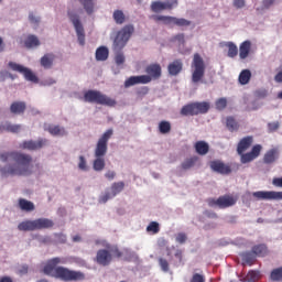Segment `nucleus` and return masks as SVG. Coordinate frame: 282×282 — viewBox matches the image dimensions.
I'll list each match as a JSON object with an SVG mask.
<instances>
[{
  "label": "nucleus",
  "mask_w": 282,
  "mask_h": 282,
  "mask_svg": "<svg viewBox=\"0 0 282 282\" xmlns=\"http://www.w3.org/2000/svg\"><path fill=\"white\" fill-rule=\"evenodd\" d=\"M254 141V139L252 137H245L242 138L237 147V153L238 155H242V153H246V151H248L249 147H252V142Z\"/></svg>",
  "instance_id": "nucleus-19"
},
{
  "label": "nucleus",
  "mask_w": 282,
  "mask_h": 282,
  "mask_svg": "<svg viewBox=\"0 0 282 282\" xmlns=\"http://www.w3.org/2000/svg\"><path fill=\"white\" fill-rule=\"evenodd\" d=\"M54 61H56V55L54 53H46L41 57L40 65H42L44 69H52Z\"/></svg>",
  "instance_id": "nucleus-18"
},
{
  "label": "nucleus",
  "mask_w": 282,
  "mask_h": 282,
  "mask_svg": "<svg viewBox=\"0 0 282 282\" xmlns=\"http://www.w3.org/2000/svg\"><path fill=\"white\" fill-rule=\"evenodd\" d=\"M262 149L263 148L261 147V144H256V145H253V148L251 149L250 152H248V153L242 152V154H240L241 164H248V163L252 162L253 160H257V158L259 155H261Z\"/></svg>",
  "instance_id": "nucleus-13"
},
{
  "label": "nucleus",
  "mask_w": 282,
  "mask_h": 282,
  "mask_svg": "<svg viewBox=\"0 0 282 282\" xmlns=\"http://www.w3.org/2000/svg\"><path fill=\"white\" fill-rule=\"evenodd\" d=\"M192 83L197 85L204 80V76L206 75V63H204V58L199 53H195L192 64Z\"/></svg>",
  "instance_id": "nucleus-5"
},
{
  "label": "nucleus",
  "mask_w": 282,
  "mask_h": 282,
  "mask_svg": "<svg viewBox=\"0 0 282 282\" xmlns=\"http://www.w3.org/2000/svg\"><path fill=\"white\" fill-rule=\"evenodd\" d=\"M78 169L80 171H87V160L83 155L79 156Z\"/></svg>",
  "instance_id": "nucleus-54"
},
{
  "label": "nucleus",
  "mask_w": 282,
  "mask_h": 282,
  "mask_svg": "<svg viewBox=\"0 0 282 282\" xmlns=\"http://www.w3.org/2000/svg\"><path fill=\"white\" fill-rule=\"evenodd\" d=\"M271 281L281 282L282 281V267L273 269L270 274Z\"/></svg>",
  "instance_id": "nucleus-40"
},
{
  "label": "nucleus",
  "mask_w": 282,
  "mask_h": 282,
  "mask_svg": "<svg viewBox=\"0 0 282 282\" xmlns=\"http://www.w3.org/2000/svg\"><path fill=\"white\" fill-rule=\"evenodd\" d=\"M138 85H149L151 83V76L149 75H139L137 76Z\"/></svg>",
  "instance_id": "nucleus-46"
},
{
  "label": "nucleus",
  "mask_w": 282,
  "mask_h": 282,
  "mask_svg": "<svg viewBox=\"0 0 282 282\" xmlns=\"http://www.w3.org/2000/svg\"><path fill=\"white\" fill-rule=\"evenodd\" d=\"M173 41H178V43H184V33H180L173 37Z\"/></svg>",
  "instance_id": "nucleus-63"
},
{
  "label": "nucleus",
  "mask_w": 282,
  "mask_h": 282,
  "mask_svg": "<svg viewBox=\"0 0 282 282\" xmlns=\"http://www.w3.org/2000/svg\"><path fill=\"white\" fill-rule=\"evenodd\" d=\"M280 0H262V10H270L272 6H276Z\"/></svg>",
  "instance_id": "nucleus-49"
},
{
  "label": "nucleus",
  "mask_w": 282,
  "mask_h": 282,
  "mask_svg": "<svg viewBox=\"0 0 282 282\" xmlns=\"http://www.w3.org/2000/svg\"><path fill=\"white\" fill-rule=\"evenodd\" d=\"M177 6V0H167L163 2V10H173Z\"/></svg>",
  "instance_id": "nucleus-50"
},
{
  "label": "nucleus",
  "mask_w": 282,
  "mask_h": 282,
  "mask_svg": "<svg viewBox=\"0 0 282 282\" xmlns=\"http://www.w3.org/2000/svg\"><path fill=\"white\" fill-rule=\"evenodd\" d=\"M226 107H228V100L226 98L223 97L216 101V109L218 111H224V109H226Z\"/></svg>",
  "instance_id": "nucleus-44"
},
{
  "label": "nucleus",
  "mask_w": 282,
  "mask_h": 282,
  "mask_svg": "<svg viewBox=\"0 0 282 282\" xmlns=\"http://www.w3.org/2000/svg\"><path fill=\"white\" fill-rule=\"evenodd\" d=\"M105 177L106 180H109V182H111L112 180H116V171H111V170L107 171L105 173Z\"/></svg>",
  "instance_id": "nucleus-58"
},
{
  "label": "nucleus",
  "mask_w": 282,
  "mask_h": 282,
  "mask_svg": "<svg viewBox=\"0 0 282 282\" xmlns=\"http://www.w3.org/2000/svg\"><path fill=\"white\" fill-rule=\"evenodd\" d=\"M184 64L182 59H175L174 62L170 63L167 66V72L170 76H177L182 72Z\"/></svg>",
  "instance_id": "nucleus-20"
},
{
  "label": "nucleus",
  "mask_w": 282,
  "mask_h": 282,
  "mask_svg": "<svg viewBox=\"0 0 282 282\" xmlns=\"http://www.w3.org/2000/svg\"><path fill=\"white\" fill-rule=\"evenodd\" d=\"M0 160L7 164L0 170L4 177L8 175L28 176L34 173V164H32V155L30 154L17 151L2 152Z\"/></svg>",
  "instance_id": "nucleus-1"
},
{
  "label": "nucleus",
  "mask_w": 282,
  "mask_h": 282,
  "mask_svg": "<svg viewBox=\"0 0 282 282\" xmlns=\"http://www.w3.org/2000/svg\"><path fill=\"white\" fill-rule=\"evenodd\" d=\"M29 21H30L31 23L37 24L40 20H39L37 17L34 15V13H30V14H29Z\"/></svg>",
  "instance_id": "nucleus-62"
},
{
  "label": "nucleus",
  "mask_w": 282,
  "mask_h": 282,
  "mask_svg": "<svg viewBox=\"0 0 282 282\" xmlns=\"http://www.w3.org/2000/svg\"><path fill=\"white\" fill-rule=\"evenodd\" d=\"M195 151L198 155H206L210 151V147L206 141H198L195 143Z\"/></svg>",
  "instance_id": "nucleus-29"
},
{
  "label": "nucleus",
  "mask_w": 282,
  "mask_h": 282,
  "mask_svg": "<svg viewBox=\"0 0 282 282\" xmlns=\"http://www.w3.org/2000/svg\"><path fill=\"white\" fill-rule=\"evenodd\" d=\"M147 232H150L151 235H158V232H160V223L151 221L147 227Z\"/></svg>",
  "instance_id": "nucleus-41"
},
{
  "label": "nucleus",
  "mask_w": 282,
  "mask_h": 282,
  "mask_svg": "<svg viewBox=\"0 0 282 282\" xmlns=\"http://www.w3.org/2000/svg\"><path fill=\"white\" fill-rule=\"evenodd\" d=\"M251 47L252 43L250 41H245L240 44L239 57L241 58V61H246V57L250 55Z\"/></svg>",
  "instance_id": "nucleus-25"
},
{
  "label": "nucleus",
  "mask_w": 282,
  "mask_h": 282,
  "mask_svg": "<svg viewBox=\"0 0 282 282\" xmlns=\"http://www.w3.org/2000/svg\"><path fill=\"white\" fill-rule=\"evenodd\" d=\"M44 147H47V139L23 141L20 143L19 149H23L24 151H40Z\"/></svg>",
  "instance_id": "nucleus-12"
},
{
  "label": "nucleus",
  "mask_w": 282,
  "mask_h": 282,
  "mask_svg": "<svg viewBox=\"0 0 282 282\" xmlns=\"http://www.w3.org/2000/svg\"><path fill=\"white\" fill-rule=\"evenodd\" d=\"M8 66L10 67V69H12V72L23 74L25 80H30L31 83H39V77H36L30 68L15 62H9Z\"/></svg>",
  "instance_id": "nucleus-11"
},
{
  "label": "nucleus",
  "mask_w": 282,
  "mask_h": 282,
  "mask_svg": "<svg viewBox=\"0 0 282 282\" xmlns=\"http://www.w3.org/2000/svg\"><path fill=\"white\" fill-rule=\"evenodd\" d=\"M242 261L243 263H247V265H253L254 262L257 261V256L254 254V252L251 251H247L245 253H242Z\"/></svg>",
  "instance_id": "nucleus-34"
},
{
  "label": "nucleus",
  "mask_w": 282,
  "mask_h": 282,
  "mask_svg": "<svg viewBox=\"0 0 282 282\" xmlns=\"http://www.w3.org/2000/svg\"><path fill=\"white\" fill-rule=\"evenodd\" d=\"M145 74L150 76L151 80H158L162 76V66L160 64H150L145 67Z\"/></svg>",
  "instance_id": "nucleus-16"
},
{
  "label": "nucleus",
  "mask_w": 282,
  "mask_h": 282,
  "mask_svg": "<svg viewBox=\"0 0 282 282\" xmlns=\"http://www.w3.org/2000/svg\"><path fill=\"white\" fill-rule=\"evenodd\" d=\"M133 85H138L137 76H131L124 82V87H133Z\"/></svg>",
  "instance_id": "nucleus-52"
},
{
  "label": "nucleus",
  "mask_w": 282,
  "mask_h": 282,
  "mask_svg": "<svg viewBox=\"0 0 282 282\" xmlns=\"http://www.w3.org/2000/svg\"><path fill=\"white\" fill-rule=\"evenodd\" d=\"M61 263H65V259L56 257L47 260L43 268L44 274L55 276V279H61V281H85V273L69 270L65 267H56L61 265Z\"/></svg>",
  "instance_id": "nucleus-2"
},
{
  "label": "nucleus",
  "mask_w": 282,
  "mask_h": 282,
  "mask_svg": "<svg viewBox=\"0 0 282 282\" xmlns=\"http://www.w3.org/2000/svg\"><path fill=\"white\" fill-rule=\"evenodd\" d=\"M45 131H48V133H51V135H67V132L65 131V128L61 127V126H54V124H50Z\"/></svg>",
  "instance_id": "nucleus-30"
},
{
  "label": "nucleus",
  "mask_w": 282,
  "mask_h": 282,
  "mask_svg": "<svg viewBox=\"0 0 282 282\" xmlns=\"http://www.w3.org/2000/svg\"><path fill=\"white\" fill-rule=\"evenodd\" d=\"M79 3L84 7L87 14H94V0H78Z\"/></svg>",
  "instance_id": "nucleus-39"
},
{
  "label": "nucleus",
  "mask_w": 282,
  "mask_h": 282,
  "mask_svg": "<svg viewBox=\"0 0 282 282\" xmlns=\"http://www.w3.org/2000/svg\"><path fill=\"white\" fill-rule=\"evenodd\" d=\"M111 193L116 197V195L122 193L124 191V182H116L110 187Z\"/></svg>",
  "instance_id": "nucleus-38"
},
{
  "label": "nucleus",
  "mask_w": 282,
  "mask_h": 282,
  "mask_svg": "<svg viewBox=\"0 0 282 282\" xmlns=\"http://www.w3.org/2000/svg\"><path fill=\"white\" fill-rule=\"evenodd\" d=\"M253 197L256 199H275V200H281L282 199V192H254Z\"/></svg>",
  "instance_id": "nucleus-15"
},
{
  "label": "nucleus",
  "mask_w": 282,
  "mask_h": 282,
  "mask_svg": "<svg viewBox=\"0 0 282 282\" xmlns=\"http://www.w3.org/2000/svg\"><path fill=\"white\" fill-rule=\"evenodd\" d=\"M112 19L117 25H122L127 21V15L122 10H115L112 13Z\"/></svg>",
  "instance_id": "nucleus-31"
},
{
  "label": "nucleus",
  "mask_w": 282,
  "mask_h": 282,
  "mask_svg": "<svg viewBox=\"0 0 282 282\" xmlns=\"http://www.w3.org/2000/svg\"><path fill=\"white\" fill-rule=\"evenodd\" d=\"M54 243H66L67 242V236L65 234H55L54 235Z\"/></svg>",
  "instance_id": "nucleus-51"
},
{
  "label": "nucleus",
  "mask_w": 282,
  "mask_h": 282,
  "mask_svg": "<svg viewBox=\"0 0 282 282\" xmlns=\"http://www.w3.org/2000/svg\"><path fill=\"white\" fill-rule=\"evenodd\" d=\"M234 7L238 10L241 8H246V0H234Z\"/></svg>",
  "instance_id": "nucleus-59"
},
{
  "label": "nucleus",
  "mask_w": 282,
  "mask_h": 282,
  "mask_svg": "<svg viewBox=\"0 0 282 282\" xmlns=\"http://www.w3.org/2000/svg\"><path fill=\"white\" fill-rule=\"evenodd\" d=\"M210 169H213L216 173H220L221 175H228L232 173V170L229 165H226L221 161H212Z\"/></svg>",
  "instance_id": "nucleus-17"
},
{
  "label": "nucleus",
  "mask_w": 282,
  "mask_h": 282,
  "mask_svg": "<svg viewBox=\"0 0 282 282\" xmlns=\"http://www.w3.org/2000/svg\"><path fill=\"white\" fill-rule=\"evenodd\" d=\"M251 250L256 257H268V245L265 243L254 245Z\"/></svg>",
  "instance_id": "nucleus-28"
},
{
  "label": "nucleus",
  "mask_w": 282,
  "mask_h": 282,
  "mask_svg": "<svg viewBox=\"0 0 282 282\" xmlns=\"http://www.w3.org/2000/svg\"><path fill=\"white\" fill-rule=\"evenodd\" d=\"M154 21H162L165 25H176L177 28H188L191 21L184 18H175L171 15H154Z\"/></svg>",
  "instance_id": "nucleus-10"
},
{
  "label": "nucleus",
  "mask_w": 282,
  "mask_h": 282,
  "mask_svg": "<svg viewBox=\"0 0 282 282\" xmlns=\"http://www.w3.org/2000/svg\"><path fill=\"white\" fill-rule=\"evenodd\" d=\"M85 102H91L95 105H105L106 107H115L116 101L112 98L107 97L98 90H88L84 94Z\"/></svg>",
  "instance_id": "nucleus-7"
},
{
  "label": "nucleus",
  "mask_w": 282,
  "mask_h": 282,
  "mask_svg": "<svg viewBox=\"0 0 282 282\" xmlns=\"http://www.w3.org/2000/svg\"><path fill=\"white\" fill-rule=\"evenodd\" d=\"M109 58V48L100 46L96 50V61H107Z\"/></svg>",
  "instance_id": "nucleus-32"
},
{
  "label": "nucleus",
  "mask_w": 282,
  "mask_h": 282,
  "mask_svg": "<svg viewBox=\"0 0 282 282\" xmlns=\"http://www.w3.org/2000/svg\"><path fill=\"white\" fill-rule=\"evenodd\" d=\"M18 230L22 232H32L36 230L34 220H24L18 225Z\"/></svg>",
  "instance_id": "nucleus-27"
},
{
  "label": "nucleus",
  "mask_w": 282,
  "mask_h": 282,
  "mask_svg": "<svg viewBox=\"0 0 282 282\" xmlns=\"http://www.w3.org/2000/svg\"><path fill=\"white\" fill-rule=\"evenodd\" d=\"M195 162H197V158L187 159L182 163V169L184 171H188V169H193V166H195Z\"/></svg>",
  "instance_id": "nucleus-43"
},
{
  "label": "nucleus",
  "mask_w": 282,
  "mask_h": 282,
  "mask_svg": "<svg viewBox=\"0 0 282 282\" xmlns=\"http://www.w3.org/2000/svg\"><path fill=\"white\" fill-rule=\"evenodd\" d=\"M210 110V102L208 101H194L181 108V116H199L208 113Z\"/></svg>",
  "instance_id": "nucleus-6"
},
{
  "label": "nucleus",
  "mask_w": 282,
  "mask_h": 282,
  "mask_svg": "<svg viewBox=\"0 0 282 282\" xmlns=\"http://www.w3.org/2000/svg\"><path fill=\"white\" fill-rule=\"evenodd\" d=\"M250 78H252V73L250 69H243L239 74L238 82L240 85H248V83H250Z\"/></svg>",
  "instance_id": "nucleus-33"
},
{
  "label": "nucleus",
  "mask_w": 282,
  "mask_h": 282,
  "mask_svg": "<svg viewBox=\"0 0 282 282\" xmlns=\"http://www.w3.org/2000/svg\"><path fill=\"white\" fill-rule=\"evenodd\" d=\"M25 47H39L41 45V42L39 41V37L36 35H29L26 40L24 41Z\"/></svg>",
  "instance_id": "nucleus-36"
},
{
  "label": "nucleus",
  "mask_w": 282,
  "mask_h": 282,
  "mask_svg": "<svg viewBox=\"0 0 282 282\" xmlns=\"http://www.w3.org/2000/svg\"><path fill=\"white\" fill-rule=\"evenodd\" d=\"M35 230H45L54 227V221L50 218H37L34 220Z\"/></svg>",
  "instance_id": "nucleus-21"
},
{
  "label": "nucleus",
  "mask_w": 282,
  "mask_h": 282,
  "mask_svg": "<svg viewBox=\"0 0 282 282\" xmlns=\"http://www.w3.org/2000/svg\"><path fill=\"white\" fill-rule=\"evenodd\" d=\"M279 127H280L279 121L268 123V129H269L270 133H274V131H278Z\"/></svg>",
  "instance_id": "nucleus-55"
},
{
  "label": "nucleus",
  "mask_w": 282,
  "mask_h": 282,
  "mask_svg": "<svg viewBox=\"0 0 282 282\" xmlns=\"http://www.w3.org/2000/svg\"><path fill=\"white\" fill-rule=\"evenodd\" d=\"M111 135H113V129H108L105 133L99 138L95 148V160L93 162L94 171L100 172L105 171V156L107 155V149L109 144V140H111Z\"/></svg>",
  "instance_id": "nucleus-4"
},
{
  "label": "nucleus",
  "mask_w": 282,
  "mask_h": 282,
  "mask_svg": "<svg viewBox=\"0 0 282 282\" xmlns=\"http://www.w3.org/2000/svg\"><path fill=\"white\" fill-rule=\"evenodd\" d=\"M226 127L228 131H230L231 133L235 131H239V122H237V120L234 119V117H227Z\"/></svg>",
  "instance_id": "nucleus-35"
},
{
  "label": "nucleus",
  "mask_w": 282,
  "mask_h": 282,
  "mask_svg": "<svg viewBox=\"0 0 282 282\" xmlns=\"http://www.w3.org/2000/svg\"><path fill=\"white\" fill-rule=\"evenodd\" d=\"M159 131L160 133H163V134L171 133V122L161 121L159 123Z\"/></svg>",
  "instance_id": "nucleus-42"
},
{
  "label": "nucleus",
  "mask_w": 282,
  "mask_h": 282,
  "mask_svg": "<svg viewBox=\"0 0 282 282\" xmlns=\"http://www.w3.org/2000/svg\"><path fill=\"white\" fill-rule=\"evenodd\" d=\"M276 160H279V150L276 149H271L267 151L263 156L264 164H274Z\"/></svg>",
  "instance_id": "nucleus-23"
},
{
  "label": "nucleus",
  "mask_w": 282,
  "mask_h": 282,
  "mask_svg": "<svg viewBox=\"0 0 282 282\" xmlns=\"http://www.w3.org/2000/svg\"><path fill=\"white\" fill-rule=\"evenodd\" d=\"M207 204L210 208H215L217 206L220 209L230 208V206H235L237 204V199L230 195L219 196L217 199L208 198Z\"/></svg>",
  "instance_id": "nucleus-9"
},
{
  "label": "nucleus",
  "mask_w": 282,
  "mask_h": 282,
  "mask_svg": "<svg viewBox=\"0 0 282 282\" xmlns=\"http://www.w3.org/2000/svg\"><path fill=\"white\" fill-rule=\"evenodd\" d=\"M3 131H8L9 133H19L21 131V124H12L9 121L0 124V133Z\"/></svg>",
  "instance_id": "nucleus-26"
},
{
  "label": "nucleus",
  "mask_w": 282,
  "mask_h": 282,
  "mask_svg": "<svg viewBox=\"0 0 282 282\" xmlns=\"http://www.w3.org/2000/svg\"><path fill=\"white\" fill-rule=\"evenodd\" d=\"M152 12H162L164 10V3L162 1H153L151 3Z\"/></svg>",
  "instance_id": "nucleus-45"
},
{
  "label": "nucleus",
  "mask_w": 282,
  "mask_h": 282,
  "mask_svg": "<svg viewBox=\"0 0 282 282\" xmlns=\"http://www.w3.org/2000/svg\"><path fill=\"white\" fill-rule=\"evenodd\" d=\"M226 46L228 47L227 56L229 58H235V56H237V54H239V48H237V44H235L232 42H228L226 44Z\"/></svg>",
  "instance_id": "nucleus-37"
},
{
  "label": "nucleus",
  "mask_w": 282,
  "mask_h": 282,
  "mask_svg": "<svg viewBox=\"0 0 282 282\" xmlns=\"http://www.w3.org/2000/svg\"><path fill=\"white\" fill-rule=\"evenodd\" d=\"M189 282H206V278L199 273L193 274L192 279Z\"/></svg>",
  "instance_id": "nucleus-56"
},
{
  "label": "nucleus",
  "mask_w": 282,
  "mask_h": 282,
  "mask_svg": "<svg viewBox=\"0 0 282 282\" xmlns=\"http://www.w3.org/2000/svg\"><path fill=\"white\" fill-rule=\"evenodd\" d=\"M133 32H135L133 24H127L118 31L112 44L113 52H117L115 55L116 65H124V54L120 53V51L124 50V46L129 43V39L133 36Z\"/></svg>",
  "instance_id": "nucleus-3"
},
{
  "label": "nucleus",
  "mask_w": 282,
  "mask_h": 282,
  "mask_svg": "<svg viewBox=\"0 0 282 282\" xmlns=\"http://www.w3.org/2000/svg\"><path fill=\"white\" fill-rule=\"evenodd\" d=\"M275 83H282V70L274 76Z\"/></svg>",
  "instance_id": "nucleus-64"
},
{
  "label": "nucleus",
  "mask_w": 282,
  "mask_h": 282,
  "mask_svg": "<svg viewBox=\"0 0 282 282\" xmlns=\"http://www.w3.org/2000/svg\"><path fill=\"white\" fill-rule=\"evenodd\" d=\"M113 259V256H111V252L107 249H100L97 251L95 261L98 263V265H102L104 268L109 265Z\"/></svg>",
  "instance_id": "nucleus-14"
},
{
  "label": "nucleus",
  "mask_w": 282,
  "mask_h": 282,
  "mask_svg": "<svg viewBox=\"0 0 282 282\" xmlns=\"http://www.w3.org/2000/svg\"><path fill=\"white\" fill-rule=\"evenodd\" d=\"M257 98H265L268 96V90L265 88L258 89L254 91Z\"/></svg>",
  "instance_id": "nucleus-57"
},
{
  "label": "nucleus",
  "mask_w": 282,
  "mask_h": 282,
  "mask_svg": "<svg viewBox=\"0 0 282 282\" xmlns=\"http://www.w3.org/2000/svg\"><path fill=\"white\" fill-rule=\"evenodd\" d=\"M260 273L258 271H249L247 274L248 282H257L259 281Z\"/></svg>",
  "instance_id": "nucleus-47"
},
{
  "label": "nucleus",
  "mask_w": 282,
  "mask_h": 282,
  "mask_svg": "<svg viewBox=\"0 0 282 282\" xmlns=\"http://www.w3.org/2000/svg\"><path fill=\"white\" fill-rule=\"evenodd\" d=\"M67 17L75 28L79 45H85V28L83 26V22H80V15L74 10H68Z\"/></svg>",
  "instance_id": "nucleus-8"
},
{
  "label": "nucleus",
  "mask_w": 282,
  "mask_h": 282,
  "mask_svg": "<svg viewBox=\"0 0 282 282\" xmlns=\"http://www.w3.org/2000/svg\"><path fill=\"white\" fill-rule=\"evenodd\" d=\"M176 242L177 243H186V234H178L176 236Z\"/></svg>",
  "instance_id": "nucleus-60"
},
{
  "label": "nucleus",
  "mask_w": 282,
  "mask_h": 282,
  "mask_svg": "<svg viewBox=\"0 0 282 282\" xmlns=\"http://www.w3.org/2000/svg\"><path fill=\"white\" fill-rule=\"evenodd\" d=\"M116 197L112 192H106L99 197V204H107L108 199H113Z\"/></svg>",
  "instance_id": "nucleus-48"
},
{
  "label": "nucleus",
  "mask_w": 282,
  "mask_h": 282,
  "mask_svg": "<svg viewBox=\"0 0 282 282\" xmlns=\"http://www.w3.org/2000/svg\"><path fill=\"white\" fill-rule=\"evenodd\" d=\"M18 208H20V210H22L23 213H32L33 210H35L36 207L31 200H28L25 198H19Z\"/></svg>",
  "instance_id": "nucleus-22"
},
{
  "label": "nucleus",
  "mask_w": 282,
  "mask_h": 282,
  "mask_svg": "<svg viewBox=\"0 0 282 282\" xmlns=\"http://www.w3.org/2000/svg\"><path fill=\"white\" fill-rule=\"evenodd\" d=\"M159 265L161 267L163 272H169V261L166 259L160 258Z\"/></svg>",
  "instance_id": "nucleus-53"
},
{
  "label": "nucleus",
  "mask_w": 282,
  "mask_h": 282,
  "mask_svg": "<svg viewBox=\"0 0 282 282\" xmlns=\"http://www.w3.org/2000/svg\"><path fill=\"white\" fill-rule=\"evenodd\" d=\"M25 109H28L25 101H14L10 106L11 113H15L18 116L21 113H25Z\"/></svg>",
  "instance_id": "nucleus-24"
},
{
  "label": "nucleus",
  "mask_w": 282,
  "mask_h": 282,
  "mask_svg": "<svg viewBox=\"0 0 282 282\" xmlns=\"http://www.w3.org/2000/svg\"><path fill=\"white\" fill-rule=\"evenodd\" d=\"M273 186H278L279 188H282V177H275L272 182Z\"/></svg>",
  "instance_id": "nucleus-61"
}]
</instances>
